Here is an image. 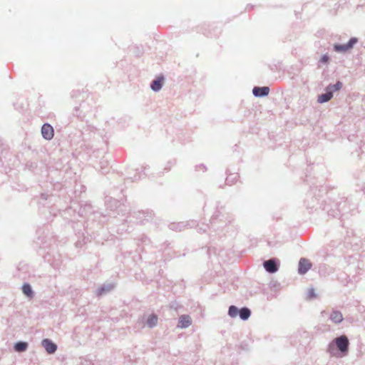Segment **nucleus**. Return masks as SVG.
Listing matches in <instances>:
<instances>
[{"label": "nucleus", "mask_w": 365, "mask_h": 365, "mask_svg": "<svg viewBox=\"0 0 365 365\" xmlns=\"http://www.w3.org/2000/svg\"><path fill=\"white\" fill-rule=\"evenodd\" d=\"M334 341L339 350H340L341 353L346 354L348 351L349 344L348 338L346 336L342 335L336 338Z\"/></svg>", "instance_id": "obj_1"}, {"label": "nucleus", "mask_w": 365, "mask_h": 365, "mask_svg": "<svg viewBox=\"0 0 365 365\" xmlns=\"http://www.w3.org/2000/svg\"><path fill=\"white\" fill-rule=\"evenodd\" d=\"M357 42V38H351L346 44H336L334 45V50L337 52H346L351 49L353 46Z\"/></svg>", "instance_id": "obj_2"}, {"label": "nucleus", "mask_w": 365, "mask_h": 365, "mask_svg": "<svg viewBox=\"0 0 365 365\" xmlns=\"http://www.w3.org/2000/svg\"><path fill=\"white\" fill-rule=\"evenodd\" d=\"M41 133L45 139L51 140L53 137V128L51 125L46 123L41 128Z\"/></svg>", "instance_id": "obj_3"}, {"label": "nucleus", "mask_w": 365, "mask_h": 365, "mask_svg": "<svg viewBox=\"0 0 365 365\" xmlns=\"http://www.w3.org/2000/svg\"><path fill=\"white\" fill-rule=\"evenodd\" d=\"M312 267V263L309 260L302 258L299 262V272L300 274L306 273Z\"/></svg>", "instance_id": "obj_4"}, {"label": "nucleus", "mask_w": 365, "mask_h": 365, "mask_svg": "<svg viewBox=\"0 0 365 365\" xmlns=\"http://www.w3.org/2000/svg\"><path fill=\"white\" fill-rule=\"evenodd\" d=\"M42 345L48 354H53L56 351V345L49 339H44Z\"/></svg>", "instance_id": "obj_5"}, {"label": "nucleus", "mask_w": 365, "mask_h": 365, "mask_svg": "<svg viewBox=\"0 0 365 365\" xmlns=\"http://www.w3.org/2000/svg\"><path fill=\"white\" fill-rule=\"evenodd\" d=\"M253 94L255 96H265L269 94V88L268 87H255L253 88Z\"/></svg>", "instance_id": "obj_6"}, {"label": "nucleus", "mask_w": 365, "mask_h": 365, "mask_svg": "<svg viewBox=\"0 0 365 365\" xmlns=\"http://www.w3.org/2000/svg\"><path fill=\"white\" fill-rule=\"evenodd\" d=\"M264 267L270 273H274L277 270V266L273 259H269L264 262Z\"/></svg>", "instance_id": "obj_7"}, {"label": "nucleus", "mask_w": 365, "mask_h": 365, "mask_svg": "<svg viewBox=\"0 0 365 365\" xmlns=\"http://www.w3.org/2000/svg\"><path fill=\"white\" fill-rule=\"evenodd\" d=\"M191 324V319L189 316L182 315L180 317L178 322V327L186 328Z\"/></svg>", "instance_id": "obj_8"}, {"label": "nucleus", "mask_w": 365, "mask_h": 365, "mask_svg": "<svg viewBox=\"0 0 365 365\" xmlns=\"http://www.w3.org/2000/svg\"><path fill=\"white\" fill-rule=\"evenodd\" d=\"M331 320L336 324L340 323L343 321V315L339 311H334L330 315Z\"/></svg>", "instance_id": "obj_9"}, {"label": "nucleus", "mask_w": 365, "mask_h": 365, "mask_svg": "<svg viewBox=\"0 0 365 365\" xmlns=\"http://www.w3.org/2000/svg\"><path fill=\"white\" fill-rule=\"evenodd\" d=\"M332 96L333 95L331 91L327 89V93L319 96L317 101L319 103H323L329 101L332 98Z\"/></svg>", "instance_id": "obj_10"}, {"label": "nucleus", "mask_w": 365, "mask_h": 365, "mask_svg": "<svg viewBox=\"0 0 365 365\" xmlns=\"http://www.w3.org/2000/svg\"><path fill=\"white\" fill-rule=\"evenodd\" d=\"M163 81V77L158 78L157 79H155V81H153V83L151 84V88L154 91H159L162 88Z\"/></svg>", "instance_id": "obj_11"}, {"label": "nucleus", "mask_w": 365, "mask_h": 365, "mask_svg": "<svg viewBox=\"0 0 365 365\" xmlns=\"http://www.w3.org/2000/svg\"><path fill=\"white\" fill-rule=\"evenodd\" d=\"M28 347V344L26 342L19 341L17 342L14 346V349L17 352H22L26 351Z\"/></svg>", "instance_id": "obj_12"}, {"label": "nucleus", "mask_w": 365, "mask_h": 365, "mask_svg": "<svg viewBox=\"0 0 365 365\" xmlns=\"http://www.w3.org/2000/svg\"><path fill=\"white\" fill-rule=\"evenodd\" d=\"M240 317L242 319L246 320L250 316V311L247 308H242L240 310Z\"/></svg>", "instance_id": "obj_13"}, {"label": "nucleus", "mask_w": 365, "mask_h": 365, "mask_svg": "<svg viewBox=\"0 0 365 365\" xmlns=\"http://www.w3.org/2000/svg\"><path fill=\"white\" fill-rule=\"evenodd\" d=\"M22 291H23L24 294H26V296H28L29 297H33V292H32L31 286L29 284H24L23 285Z\"/></svg>", "instance_id": "obj_14"}, {"label": "nucleus", "mask_w": 365, "mask_h": 365, "mask_svg": "<svg viewBox=\"0 0 365 365\" xmlns=\"http://www.w3.org/2000/svg\"><path fill=\"white\" fill-rule=\"evenodd\" d=\"M158 323V317L156 315L152 314L149 316L147 324L150 327H155Z\"/></svg>", "instance_id": "obj_15"}, {"label": "nucleus", "mask_w": 365, "mask_h": 365, "mask_svg": "<svg viewBox=\"0 0 365 365\" xmlns=\"http://www.w3.org/2000/svg\"><path fill=\"white\" fill-rule=\"evenodd\" d=\"M228 313L230 317H235L237 316L238 313H240V311L235 306H230Z\"/></svg>", "instance_id": "obj_16"}, {"label": "nucleus", "mask_w": 365, "mask_h": 365, "mask_svg": "<svg viewBox=\"0 0 365 365\" xmlns=\"http://www.w3.org/2000/svg\"><path fill=\"white\" fill-rule=\"evenodd\" d=\"M342 86V83L339 81H338L336 83L332 85V86H329V87H327V90L329 91H331V92L334 91H339V89H341Z\"/></svg>", "instance_id": "obj_17"}, {"label": "nucleus", "mask_w": 365, "mask_h": 365, "mask_svg": "<svg viewBox=\"0 0 365 365\" xmlns=\"http://www.w3.org/2000/svg\"><path fill=\"white\" fill-rule=\"evenodd\" d=\"M329 61V56L327 55H324L321 59H320V62L323 63H327Z\"/></svg>", "instance_id": "obj_18"}, {"label": "nucleus", "mask_w": 365, "mask_h": 365, "mask_svg": "<svg viewBox=\"0 0 365 365\" xmlns=\"http://www.w3.org/2000/svg\"><path fill=\"white\" fill-rule=\"evenodd\" d=\"M309 294H310V296H311L312 297H314V291H313V290L309 291Z\"/></svg>", "instance_id": "obj_19"}]
</instances>
